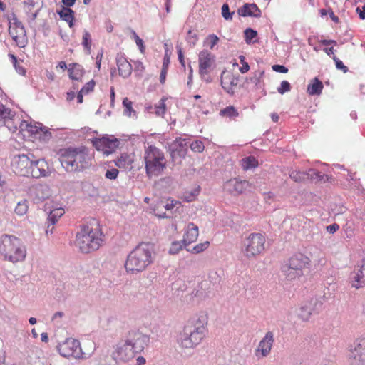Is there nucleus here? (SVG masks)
<instances>
[{"label": "nucleus", "mask_w": 365, "mask_h": 365, "mask_svg": "<svg viewBox=\"0 0 365 365\" xmlns=\"http://www.w3.org/2000/svg\"><path fill=\"white\" fill-rule=\"evenodd\" d=\"M186 245H187L183 242V240L173 242L170 247L169 253L172 255H175L178 253V252Z\"/></svg>", "instance_id": "nucleus-41"}, {"label": "nucleus", "mask_w": 365, "mask_h": 365, "mask_svg": "<svg viewBox=\"0 0 365 365\" xmlns=\"http://www.w3.org/2000/svg\"><path fill=\"white\" fill-rule=\"evenodd\" d=\"M333 60L336 63V67L337 69L341 70L344 73L348 72V68L346 66H344L343 62L341 60H339L336 56H334Z\"/></svg>", "instance_id": "nucleus-60"}, {"label": "nucleus", "mask_w": 365, "mask_h": 365, "mask_svg": "<svg viewBox=\"0 0 365 365\" xmlns=\"http://www.w3.org/2000/svg\"><path fill=\"white\" fill-rule=\"evenodd\" d=\"M127 339L137 354L142 352L150 342V336L138 331L130 332Z\"/></svg>", "instance_id": "nucleus-15"}, {"label": "nucleus", "mask_w": 365, "mask_h": 365, "mask_svg": "<svg viewBox=\"0 0 365 365\" xmlns=\"http://www.w3.org/2000/svg\"><path fill=\"white\" fill-rule=\"evenodd\" d=\"M153 261L152 247L147 243L138 245L127 257L125 269L128 272H142Z\"/></svg>", "instance_id": "nucleus-4"}, {"label": "nucleus", "mask_w": 365, "mask_h": 365, "mask_svg": "<svg viewBox=\"0 0 365 365\" xmlns=\"http://www.w3.org/2000/svg\"><path fill=\"white\" fill-rule=\"evenodd\" d=\"M190 149L195 153H202L205 149L202 141L195 140L190 145Z\"/></svg>", "instance_id": "nucleus-51"}, {"label": "nucleus", "mask_w": 365, "mask_h": 365, "mask_svg": "<svg viewBox=\"0 0 365 365\" xmlns=\"http://www.w3.org/2000/svg\"><path fill=\"white\" fill-rule=\"evenodd\" d=\"M209 245L210 242L208 241H205L204 242L196 245L195 247H193L192 250H190L189 249H187V250L192 253L198 254L205 250L209 247Z\"/></svg>", "instance_id": "nucleus-49"}, {"label": "nucleus", "mask_w": 365, "mask_h": 365, "mask_svg": "<svg viewBox=\"0 0 365 365\" xmlns=\"http://www.w3.org/2000/svg\"><path fill=\"white\" fill-rule=\"evenodd\" d=\"M0 255L5 260L16 263L24 260L26 250L19 238L14 235H3L0 237Z\"/></svg>", "instance_id": "nucleus-5"}, {"label": "nucleus", "mask_w": 365, "mask_h": 365, "mask_svg": "<svg viewBox=\"0 0 365 365\" xmlns=\"http://www.w3.org/2000/svg\"><path fill=\"white\" fill-rule=\"evenodd\" d=\"M286 262L296 271L303 272V269H305L307 265L309 264V259L307 256L301 253H298L290 257Z\"/></svg>", "instance_id": "nucleus-23"}, {"label": "nucleus", "mask_w": 365, "mask_h": 365, "mask_svg": "<svg viewBox=\"0 0 365 365\" xmlns=\"http://www.w3.org/2000/svg\"><path fill=\"white\" fill-rule=\"evenodd\" d=\"M282 272L285 279L289 282L298 279L303 275L302 271H296L287 262L282 266Z\"/></svg>", "instance_id": "nucleus-27"}, {"label": "nucleus", "mask_w": 365, "mask_h": 365, "mask_svg": "<svg viewBox=\"0 0 365 365\" xmlns=\"http://www.w3.org/2000/svg\"><path fill=\"white\" fill-rule=\"evenodd\" d=\"M265 237L260 233H251L243 241L242 252L247 258L254 257L264 249Z\"/></svg>", "instance_id": "nucleus-7"}, {"label": "nucleus", "mask_w": 365, "mask_h": 365, "mask_svg": "<svg viewBox=\"0 0 365 365\" xmlns=\"http://www.w3.org/2000/svg\"><path fill=\"white\" fill-rule=\"evenodd\" d=\"M239 78L232 73H225L223 71L221 74V85L222 88L230 94L234 93L233 87L237 86Z\"/></svg>", "instance_id": "nucleus-22"}, {"label": "nucleus", "mask_w": 365, "mask_h": 365, "mask_svg": "<svg viewBox=\"0 0 365 365\" xmlns=\"http://www.w3.org/2000/svg\"><path fill=\"white\" fill-rule=\"evenodd\" d=\"M322 82L317 78H314L311 83L308 85L307 92L309 95H319L322 93L323 89Z\"/></svg>", "instance_id": "nucleus-32"}, {"label": "nucleus", "mask_w": 365, "mask_h": 365, "mask_svg": "<svg viewBox=\"0 0 365 365\" xmlns=\"http://www.w3.org/2000/svg\"><path fill=\"white\" fill-rule=\"evenodd\" d=\"M239 58H240V63L242 65V66L240 68V71L242 73H245L249 71L250 66L245 61V57L244 56H240Z\"/></svg>", "instance_id": "nucleus-61"}, {"label": "nucleus", "mask_w": 365, "mask_h": 365, "mask_svg": "<svg viewBox=\"0 0 365 365\" xmlns=\"http://www.w3.org/2000/svg\"><path fill=\"white\" fill-rule=\"evenodd\" d=\"M9 24H14L15 27L19 29V34L23 35L24 36L26 34V30L23 25V24L18 20L15 14H12L11 16L9 19Z\"/></svg>", "instance_id": "nucleus-38"}, {"label": "nucleus", "mask_w": 365, "mask_h": 365, "mask_svg": "<svg viewBox=\"0 0 365 365\" xmlns=\"http://www.w3.org/2000/svg\"><path fill=\"white\" fill-rule=\"evenodd\" d=\"M60 18L65 21H74L75 12L70 8L62 6L61 10L56 11Z\"/></svg>", "instance_id": "nucleus-33"}, {"label": "nucleus", "mask_w": 365, "mask_h": 365, "mask_svg": "<svg viewBox=\"0 0 365 365\" xmlns=\"http://www.w3.org/2000/svg\"><path fill=\"white\" fill-rule=\"evenodd\" d=\"M40 132L38 133V139L39 140L47 143L51 138V133L49 132L46 127L39 128Z\"/></svg>", "instance_id": "nucleus-42"}, {"label": "nucleus", "mask_w": 365, "mask_h": 365, "mask_svg": "<svg viewBox=\"0 0 365 365\" xmlns=\"http://www.w3.org/2000/svg\"><path fill=\"white\" fill-rule=\"evenodd\" d=\"M63 208H56L51 210L48 216L47 220L51 222L52 224H56L58 219L64 214Z\"/></svg>", "instance_id": "nucleus-36"}, {"label": "nucleus", "mask_w": 365, "mask_h": 365, "mask_svg": "<svg viewBox=\"0 0 365 365\" xmlns=\"http://www.w3.org/2000/svg\"><path fill=\"white\" fill-rule=\"evenodd\" d=\"M132 34L137 46L139 47V49L141 53L144 52L145 46L143 45V41L137 35L135 31H132Z\"/></svg>", "instance_id": "nucleus-58"}, {"label": "nucleus", "mask_w": 365, "mask_h": 365, "mask_svg": "<svg viewBox=\"0 0 365 365\" xmlns=\"http://www.w3.org/2000/svg\"><path fill=\"white\" fill-rule=\"evenodd\" d=\"M32 157V165L30 166L29 176L34 178L46 177L48 175V165L43 159H36L34 155Z\"/></svg>", "instance_id": "nucleus-18"}, {"label": "nucleus", "mask_w": 365, "mask_h": 365, "mask_svg": "<svg viewBox=\"0 0 365 365\" xmlns=\"http://www.w3.org/2000/svg\"><path fill=\"white\" fill-rule=\"evenodd\" d=\"M200 189L199 187L195 190V194L186 193L185 195V200L187 202H192L195 200V197L199 194Z\"/></svg>", "instance_id": "nucleus-63"}, {"label": "nucleus", "mask_w": 365, "mask_h": 365, "mask_svg": "<svg viewBox=\"0 0 365 365\" xmlns=\"http://www.w3.org/2000/svg\"><path fill=\"white\" fill-rule=\"evenodd\" d=\"M13 116L11 110L0 103V118L4 120L11 119Z\"/></svg>", "instance_id": "nucleus-47"}, {"label": "nucleus", "mask_w": 365, "mask_h": 365, "mask_svg": "<svg viewBox=\"0 0 365 365\" xmlns=\"http://www.w3.org/2000/svg\"><path fill=\"white\" fill-rule=\"evenodd\" d=\"M274 342L272 331H267L260 340L255 350V355L257 359L264 358L269 355Z\"/></svg>", "instance_id": "nucleus-14"}, {"label": "nucleus", "mask_w": 365, "mask_h": 365, "mask_svg": "<svg viewBox=\"0 0 365 365\" xmlns=\"http://www.w3.org/2000/svg\"><path fill=\"white\" fill-rule=\"evenodd\" d=\"M104 235L98 222L83 225L76 235V246L82 253L88 254L102 246Z\"/></svg>", "instance_id": "nucleus-2"}, {"label": "nucleus", "mask_w": 365, "mask_h": 365, "mask_svg": "<svg viewBox=\"0 0 365 365\" xmlns=\"http://www.w3.org/2000/svg\"><path fill=\"white\" fill-rule=\"evenodd\" d=\"M137 352L133 349V346L130 343V341L125 339L119 342L113 353V359L116 361H128L133 359Z\"/></svg>", "instance_id": "nucleus-12"}, {"label": "nucleus", "mask_w": 365, "mask_h": 365, "mask_svg": "<svg viewBox=\"0 0 365 365\" xmlns=\"http://www.w3.org/2000/svg\"><path fill=\"white\" fill-rule=\"evenodd\" d=\"M95 86V81L93 80L90 81L86 85L81 89V91L87 94L89 92L92 91Z\"/></svg>", "instance_id": "nucleus-62"}, {"label": "nucleus", "mask_w": 365, "mask_h": 365, "mask_svg": "<svg viewBox=\"0 0 365 365\" xmlns=\"http://www.w3.org/2000/svg\"><path fill=\"white\" fill-rule=\"evenodd\" d=\"M123 105L124 106V111H123V113H124L125 115L131 117L132 116V113L133 114V115H135V112L133 109V107H132L133 103L130 101H129L128 99V98H125L123 99Z\"/></svg>", "instance_id": "nucleus-40"}, {"label": "nucleus", "mask_w": 365, "mask_h": 365, "mask_svg": "<svg viewBox=\"0 0 365 365\" xmlns=\"http://www.w3.org/2000/svg\"><path fill=\"white\" fill-rule=\"evenodd\" d=\"M168 63H169V58L165 56L164 59H163V68L161 69V72H160V82L162 84H163L165 81Z\"/></svg>", "instance_id": "nucleus-48"}, {"label": "nucleus", "mask_w": 365, "mask_h": 365, "mask_svg": "<svg viewBox=\"0 0 365 365\" xmlns=\"http://www.w3.org/2000/svg\"><path fill=\"white\" fill-rule=\"evenodd\" d=\"M348 361L350 365H365V339H357L354 342Z\"/></svg>", "instance_id": "nucleus-9"}, {"label": "nucleus", "mask_w": 365, "mask_h": 365, "mask_svg": "<svg viewBox=\"0 0 365 365\" xmlns=\"http://www.w3.org/2000/svg\"><path fill=\"white\" fill-rule=\"evenodd\" d=\"M9 58H11L12 63L16 69V71L21 75H24L26 73L25 69L18 64L17 58L12 53L9 54Z\"/></svg>", "instance_id": "nucleus-52"}, {"label": "nucleus", "mask_w": 365, "mask_h": 365, "mask_svg": "<svg viewBox=\"0 0 365 365\" xmlns=\"http://www.w3.org/2000/svg\"><path fill=\"white\" fill-rule=\"evenodd\" d=\"M119 143V140L113 136L96 138L93 142L96 150L102 151L106 155L115 152Z\"/></svg>", "instance_id": "nucleus-13"}, {"label": "nucleus", "mask_w": 365, "mask_h": 365, "mask_svg": "<svg viewBox=\"0 0 365 365\" xmlns=\"http://www.w3.org/2000/svg\"><path fill=\"white\" fill-rule=\"evenodd\" d=\"M15 212L19 215H24L28 211V204L26 200H23L18 202L15 207Z\"/></svg>", "instance_id": "nucleus-44"}, {"label": "nucleus", "mask_w": 365, "mask_h": 365, "mask_svg": "<svg viewBox=\"0 0 365 365\" xmlns=\"http://www.w3.org/2000/svg\"><path fill=\"white\" fill-rule=\"evenodd\" d=\"M116 63L120 76L126 78L130 76L132 73V66L123 56L120 54L117 55Z\"/></svg>", "instance_id": "nucleus-25"}, {"label": "nucleus", "mask_w": 365, "mask_h": 365, "mask_svg": "<svg viewBox=\"0 0 365 365\" xmlns=\"http://www.w3.org/2000/svg\"><path fill=\"white\" fill-rule=\"evenodd\" d=\"M69 77L75 81H79L81 79L84 73L82 66L78 63H73L69 64L68 68Z\"/></svg>", "instance_id": "nucleus-30"}, {"label": "nucleus", "mask_w": 365, "mask_h": 365, "mask_svg": "<svg viewBox=\"0 0 365 365\" xmlns=\"http://www.w3.org/2000/svg\"><path fill=\"white\" fill-rule=\"evenodd\" d=\"M286 262L296 271L303 272V269H305L307 265L309 264V259L307 256L301 253H298L290 257Z\"/></svg>", "instance_id": "nucleus-24"}, {"label": "nucleus", "mask_w": 365, "mask_h": 365, "mask_svg": "<svg viewBox=\"0 0 365 365\" xmlns=\"http://www.w3.org/2000/svg\"><path fill=\"white\" fill-rule=\"evenodd\" d=\"M198 41L197 34L190 29L186 36L187 43L192 47H194Z\"/></svg>", "instance_id": "nucleus-45"}, {"label": "nucleus", "mask_w": 365, "mask_h": 365, "mask_svg": "<svg viewBox=\"0 0 365 365\" xmlns=\"http://www.w3.org/2000/svg\"><path fill=\"white\" fill-rule=\"evenodd\" d=\"M31 195L34 200L38 203L42 202L51 195V191L48 185L46 184H38L31 189Z\"/></svg>", "instance_id": "nucleus-21"}, {"label": "nucleus", "mask_w": 365, "mask_h": 365, "mask_svg": "<svg viewBox=\"0 0 365 365\" xmlns=\"http://www.w3.org/2000/svg\"><path fill=\"white\" fill-rule=\"evenodd\" d=\"M237 13L242 16L260 17L262 12L255 4H245L239 8Z\"/></svg>", "instance_id": "nucleus-26"}, {"label": "nucleus", "mask_w": 365, "mask_h": 365, "mask_svg": "<svg viewBox=\"0 0 365 365\" xmlns=\"http://www.w3.org/2000/svg\"><path fill=\"white\" fill-rule=\"evenodd\" d=\"M59 160L67 172L81 171L91 165L93 155L85 146L69 147L58 152Z\"/></svg>", "instance_id": "nucleus-1"}, {"label": "nucleus", "mask_w": 365, "mask_h": 365, "mask_svg": "<svg viewBox=\"0 0 365 365\" xmlns=\"http://www.w3.org/2000/svg\"><path fill=\"white\" fill-rule=\"evenodd\" d=\"M31 153L15 155L12 160L14 171L22 176H29L30 166L32 165Z\"/></svg>", "instance_id": "nucleus-10"}, {"label": "nucleus", "mask_w": 365, "mask_h": 365, "mask_svg": "<svg viewBox=\"0 0 365 365\" xmlns=\"http://www.w3.org/2000/svg\"><path fill=\"white\" fill-rule=\"evenodd\" d=\"M155 113L158 116H163L165 113V104L163 98L160 99L158 105L155 106Z\"/></svg>", "instance_id": "nucleus-53"}, {"label": "nucleus", "mask_w": 365, "mask_h": 365, "mask_svg": "<svg viewBox=\"0 0 365 365\" xmlns=\"http://www.w3.org/2000/svg\"><path fill=\"white\" fill-rule=\"evenodd\" d=\"M187 151V143L186 139L176 138L169 147L171 160L175 162L178 158H184Z\"/></svg>", "instance_id": "nucleus-16"}, {"label": "nucleus", "mask_w": 365, "mask_h": 365, "mask_svg": "<svg viewBox=\"0 0 365 365\" xmlns=\"http://www.w3.org/2000/svg\"><path fill=\"white\" fill-rule=\"evenodd\" d=\"M272 69H273V71H274L276 72H279V73H286L288 72V68L282 65H278V64L274 65L272 66Z\"/></svg>", "instance_id": "nucleus-64"}, {"label": "nucleus", "mask_w": 365, "mask_h": 365, "mask_svg": "<svg viewBox=\"0 0 365 365\" xmlns=\"http://www.w3.org/2000/svg\"><path fill=\"white\" fill-rule=\"evenodd\" d=\"M9 34L12 36L13 40L16 43L17 46L20 48H23L25 46L24 42L20 40L19 36L17 34V31H15V29L9 28Z\"/></svg>", "instance_id": "nucleus-54"}, {"label": "nucleus", "mask_w": 365, "mask_h": 365, "mask_svg": "<svg viewBox=\"0 0 365 365\" xmlns=\"http://www.w3.org/2000/svg\"><path fill=\"white\" fill-rule=\"evenodd\" d=\"M115 165L119 168L127 169L131 167L133 162V158L128 153H122L114 160Z\"/></svg>", "instance_id": "nucleus-29"}, {"label": "nucleus", "mask_w": 365, "mask_h": 365, "mask_svg": "<svg viewBox=\"0 0 365 365\" xmlns=\"http://www.w3.org/2000/svg\"><path fill=\"white\" fill-rule=\"evenodd\" d=\"M91 43L92 40L90 33L88 31L84 30L82 37V45L88 54L91 53Z\"/></svg>", "instance_id": "nucleus-37"}, {"label": "nucleus", "mask_w": 365, "mask_h": 365, "mask_svg": "<svg viewBox=\"0 0 365 365\" xmlns=\"http://www.w3.org/2000/svg\"><path fill=\"white\" fill-rule=\"evenodd\" d=\"M215 60V56L207 50H203L199 53V73L202 79L207 83L212 81L210 77L205 78V76L209 74Z\"/></svg>", "instance_id": "nucleus-11"}, {"label": "nucleus", "mask_w": 365, "mask_h": 365, "mask_svg": "<svg viewBox=\"0 0 365 365\" xmlns=\"http://www.w3.org/2000/svg\"><path fill=\"white\" fill-rule=\"evenodd\" d=\"M206 333L205 321L200 318H193L184 327L179 336V343L182 348H195L202 341Z\"/></svg>", "instance_id": "nucleus-3"}, {"label": "nucleus", "mask_w": 365, "mask_h": 365, "mask_svg": "<svg viewBox=\"0 0 365 365\" xmlns=\"http://www.w3.org/2000/svg\"><path fill=\"white\" fill-rule=\"evenodd\" d=\"M234 12L230 11L228 4H224L222 6V15L225 20H232Z\"/></svg>", "instance_id": "nucleus-56"}, {"label": "nucleus", "mask_w": 365, "mask_h": 365, "mask_svg": "<svg viewBox=\"0 0 365 365\" xmlns=\"http://www.w3.org/2000/svg\"><path fill=\"white\" fill-rule=\"evenodd\" d=\"M306 173V179L316 180L319 182H327L331 178V176L322 174L315 169H309Z\"/></svg>", "instance_id": "nucleus-31"}, {"label": "nucleus", "mask_w": 365, "mask_h": 365, "mask_svg": "<svg viewBox=\"0 0 365 365\" xmlns=\"http://www.w3.org/2000/svg\"><path fill=\"white\" fill-rule=\"evenodd\" d=\"M26 4V12L29 17V23L30 24L31 21H35L36 17L38 15L39 9L35 11L34 12H31V9L34 6V3L32 1H28L25 2Z\"/></svg>", "instance_id": "nucleus-35"}, {"label": "nucleus", "mask_w": 365, "mask_h": 365, "mask_svg": "<svg viewBox=\"0 0 365 365\" xmlns=\"http://www.w3.org/2000/svg\"><path fill=\"white\" fill-rule=\"evenodd\" d=\"M59 354L66 358L78 359L82 356V351L79 341L74 339H67L58 346Z\"/></svg>", "instance_id": "nucleus-8"}, {"label": "nucleus", "mask_w": 365, "mask_h": 365, "mask_svg": "<svg viewBox=\"0 0 365 365\" xmlns=\"http://www.w3.org/2000/svg\"><path fill=\"white\" fill-rule=\"evenodd\" d=\"M198 227L190 222L187 225L186 232L183 237V242L187 245L195 242L198 237Z\"/></svg>", "instance_id": "nucleus-28"}, {"label": "nucleus", "mask_w": 365, "mask_h": 365, "mask_svg": "<svg viewBox=\"0 0 365 365\" xmlns=\"http://www.w3.org/2000/svg\"><path fill=\"white\" fill-rule=\"evenodd\" d=\"M289 177L295 182H299L306 180L305 172L292 170L289 173Z\"/></svg>", "instance_id": "nucleus-46"}, {"label": "nucleus", "mask_w": 365, "mask_h": 365, "mask_svg": "<svg viewBox=\"0 0 365 365\" xmlns=\"http://www.w3.org/2000/svg\"><path fill=\"white\" fill-rule=\"evenodd\" d=\"M220 115L229 118L236 117L238 115L237 110L234 106H227L225 108L220 110Z\"/></svg>", "instance_id": "nucleus-43"}, {"label": "nucleus", "mask_w": 365, "mask_h": 365, "mask_svg": "<svg viewBox=\"0 0 365 365\" xmlns=\"http://www.w3.org/2000/svg\"><path fill=\"white\" fill-rule=\"evenodd\" d=\"M144 161L146 175L149 178L159 176L166 168L167 160L164 153L155 145L145 148Z\"/></svg>", "instance_id": "nucleus-6"}, {"label": "nucleus", "mask_w": 365, "mask_h": 365, "mask_svg": "<svg viewBox=\"0 0 365 365\" xmlns=\"http://www.w3.org/2000/svg\"><path fill=\"white\" fill-rule=\"evenodd\" d=\"M242 167L243 170H247L258 166V161L254 156H248L242 160Z\"/></svg>", "instance_id": "nucleus-34"}, {"label": "nucleus", "mask_w": 365, "mask_h": 365, "mask_svg": "<svg viewBox=\"0 0 365 365\" xmlns=\"http://www.w3.org/2000/svg\"><path fill=\"white\" fill-rule=\"evenodd\" d=\"M42 128L41 125L38 123V125H33L31 124H29L25 121H23L20 124V128L22 130H27L28 132L31 133V134H38L40 132V128Z\"/></svg>", "instance_id": "nucleus-39"}, {"label": "nucleus", "mask_w": 365, "mask_h": 365, "mask_svg": "<svg viewBox=\"0 0 365 365\" xmlns=\"http://www.w3.org/2000/svg\"><path fill=\"white\" fill-rule=\"evenodd\" d=\"M219 38L215 34H210L205 39V43H207L210 49H213L214 46L218 43Z\"/></svg>", "instance_id": "nucleus-55"}, {"label": "nucleus", "mask_w": 365, "mask_h": 365, "mask_svg": "<svg viewBox=\"0 0 365 365\" xmlns=\"http://www.w3.org/2000/svg\"><path fill=\"white\" fill-rule=\"evenodd\" d=\"M322 304L316 299L304 302L297 310V316L304 322H307L311 315L317 313Z\"/></svg>", "instance_id": "nucleus-17"}, {"label": "nucleus", "mask_w": 365, "mask_h": 365, "mask_svg": "<svg viewBox=\"0 0 365 365\" xmlns=\"http://www.w3.org/2000/svg\"><path fill=\"white\" fill-rule=\"evenodd\" d=\"M291 90V85L287 81H282L280 86L277 88V91L280 94H284L286 92H289Z\"/></svg>", "instance_id": "nucleus-57"}, {"label": "nucleus", "mask_w": 365, "mask_h": 365, "mask_svg": "<svg viewBox=\"0 0 365 365\" xmlns=\"http://www.w3.org/2000/svg\"><path fill=\"white\" fill-rule=\"evenodd\" d=\"M248 185L249 182L247 180H239L234 178L226 181L223 187L226 192L235 195L242 193Z\"/></svg>", "instance_id": "nucleus-20"}, {"label": "nucleus", "mask_w": 365, "mask_h": 365, "mask_svg": "<svg viewBox=\"0 0 365 365\" xmlns=\"http://www.w3.org/2000/svg\"><path fill=\"white\" fill-rule=\"evenodd\" d=\"M118 173H119V171L118 169L112 168L110 170H108L106 172L105 177L107 179L115 180L118 177Z\"/></svg>", "instance_id": "nucleus-59"}, {"label": "nucleus", "mask_w": 365, "mask_h": 365, "mask_svg": "<svg viewBox=\"0 0 365 365\" xmlns=\"http://www.w3.org/2000/svg\"><path fill=\"white\" fill-rule=\"evenodd\" d=\"M245 41L247 44H250L251 43V41L255 38L257 35V31L247 28L245 30Z\"/></svg>", "instance_id": "nucleus-50"}, {"label": "nucleus", "mask_w": 365, "mask_h": 365, "mask_svg": "<svg viewBox=\"0 0 365 365\" xmlns=\"http://www.w3.org/2000/svg\"><path fill=\"white\" fill-rule=\"evenodd\" d=\"M350 279L352 287L359 289L365 286V260H362L359 264L355 267L351 272Z\"/></svg>", "instance_id": "nucleus-19"}]
</instances>
